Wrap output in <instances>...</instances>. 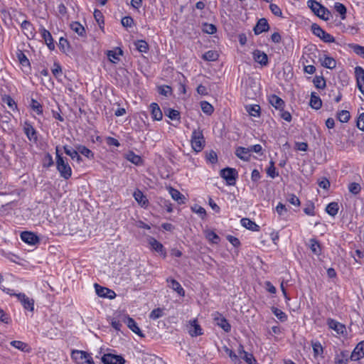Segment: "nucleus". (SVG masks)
Returning a JSON list of instances; mask_svg holds the SVG:
<instances>
[{
	"instance_id": "1",
	"label": "nucleus",
	"mask_w": 364,
	"mask_h": 364,
	"mask_svg": "<svg viewBox=\"0 0 364 364\" xmlns=\"http://www.w3.org/2000/svg\"><path fill=\"white\" fill-rule=\"evenodd\" d=\"M0 289L3 291L6 292V294H8L11 296H16L25 309L30 311H33L34 300L33 299L28 297L23 293H18V294L14 293L13 292L14 291L12 289L6 288L3 285H1V284H0Z\"/></svg>"
},
{
	"instance_id": "2",
	"label": "nucleus",
	"mask_w": 364,
	"mask_h": 364,
	"mask_svg": "<svg viewBox=\"0 0 364 364\" xmlns=\"http://www.w3.org/2000/svg\"><path fill=\"white\" fill-rule=\"evenodd\" d=\"M307 5L314 12V14L320 18L324 21H328L331 17V12L326 7L322 6L320 3L317 2L316 1L309 0L307 1Z\"/></svg>"
},
{
	"instance_id": "3",
	"label": "nucleus",
	"mask_w": 364,
	"mask_h": 364,
	"mask_svg": "<svg viewBox=\"0 0 364 364\" xmlns=\"http://www.w3.org/2000/svg\"><path fill=\"white\" fill-rule=\"evenodd\" d=\"M71 358L77 364H95L91 354L80 350H73Z\"/></svg>"
},
{
	"instance_id": "4",
	"label": "nucleus",
	"mask_w": 364,
	"mask_h": 364,
	"mask_svg": "<svg viewBox=\"0 0 364 364\" xmlns=\"http://www.w3.org/2000/svg\"><path fill=\"white\" fill-rule=\"evenodd\" d=\"M191 142V146L195 151L199 152L202 151L205 146V139L202 130L200 129L193 130Z\"/></svg>"
},
{
	"instance_id": "5",
	"label": "nucleus",
	"mask_w": 364,
	"mask_h": 364,
	"mask_svg": "<svg viewBox=\"0 0 364 364\" xmlns=\"http://www.w3.org/2000/svg\"><path fill=\"white\" fill-rule=\"evenodd\" d=\"M56 156L58 170L59 171L61 176L65 179H68L71 176V168L68 162H65L63 158L59 154L58 147H56Z\"/></svg>"
},
{
	"instance_id": "6",
	"label": "nucleus",
	"mask_w": 364,
	"mask_h": 364,
	"mask_svg": "<svg viewBox=\"0 0 364 364\" xmlns=\"http://www.w3.org/2000/svg\"><path fill=\"white\" fill-rule=\"evenodd\" d=\"M311 31L315 36L321 38L325 43L335 42V38L330 33H326L316 23L311 25Z\"/></svg>"
},
{
	"instance_id": "7",
	"label": "nucleus",
	"mask_w": 364,
	"mask_h": 364,
	"mask_svg": "<svg viewBox=\"0 0 364 364\" xmlns=\"http://www.w3.org/2000/svg\"><path fill=\"white\" fill-rule=\"evenodd\" d=\"M101 360L104 364H124L126 362L122 355L112 353L104 354Z\"/></svg>"
},
{
	"instance_id": "8",
	"label": "nucleus",
	"mask_w": 364,
	"mask_h": 364,
	"mask_svg": "<svg viewBox=\"0 0 364 364\" xmlns=\"http://www.w3.org/2000/svg\"><path fill=\"white\" fill-rule=\"evenodd\" d=\"M188 333L191 337H196L203 334V329L197 319L191 320L187 326Z\"/></svg>"
},
{
	"instance_id": "9",
	"label": "nucleus",
	"mask_w": 364,
	"mask_h": 364,
	"mask_svg": "<svg viewBox=\"0 0 364 364\" xmlns=\"http://www.w3.org/2000/svg\"><path fill=\"white\" fill-rule=\"evenodd\" d=\"M95 289L96 294L104 298L114 299L116 296V294L114 291L100 286L98 284H95Z\"/></svg>"
},
{
	"instance_id": "10",
	"label": "nucleus",
	"mask_w": 364,
	"mask_h": 364,
	"mask_svg": "<svg viewBox=\"0 0 364 364\" xmlns=\"http://www.w3.org/2000/svg\"><path fill=\"white\" fill-rule=\"evenodd\" d=\"M21 239L26 243L35 245L39 242L38 235L32 232L24 231L21 233Z\"/></svg>"
},
{
	"instance_id": "11",
	"label": "nucleus",
	"mask_w": 364,
	"mask_h": 364,
	"mask_svg": "<svg viewBox=\"0 0 364 364\" xmlns=\"http://www.w3.org/2000/svg\"><path fill=\"white\" fill-rule=\"evenodd\" d=\"M364 357V341L359 342L350 355V359L357 361Z\"/></svg>"
},
{
	"instance_id": "12",
	"label": "nucleus",
	"mask_w": 364,
	"mask_h": 364,
	"mask_svg": "<svg viewBox=\"0 0 364 364\" xmlns=\"http://www.w3.org/2000/svg\"><path fill=\"white\" fill-rule=\"evenodd\" d=\"M357 85L360 92L364 95V69L357 66L355 68Z\"/></svg>"
},
{
	"instance_id": "13",
	"label": "nucleus",
	"mask_w": 364,
	"mask_h": 364,
	"mask_svg": "<svg viewBox=\"0 0 364 364\" xmlns=\"http://www.w3.org/2000/svg\"><path fill=\"white\" fill-rule=\"evenodd\" d=\"M215 321L216 325L220 326L224 331L228 333L231 330V326L228 321L223 316L220 314L217 313V316L215 317Z\"/></svg>"
},
{
	"instance_id": "14",
	"label": "nucleus",
	"mask_w": 364,
	"mask_h": 364,
	"mask_svg": "<svg viewBox=\"0 0 364 364\" xmlns=\"http://www.w3.org/2000/svg\"><path fill=\"white\" fill-rule=\"evenodd\" d=\"M269 29V25L266 18H260L255 26L254 27V32L255 35H259L262 32L267 31Z\"/></svg>"
},
{
	"instance_id": "15",
	"label": "nucleus",
	"mask_w": 364,
	"mask_h": 364,
	"mask_svg": "<svg viewBox=\"0 0 364 364\" xmlns=\"http://www.w3.org/2000/svg\"><path fill=\"white\" fill-rule=\"evenodd\" d=\"M327 324L330 328L334 330L338 334L343 335L346 331L345 325L339 323L338 321L333 318H328L327 320Z\"/></svg>"
},
{
	"instance_id": "16",
	"label": "nucleus",
	"mask_w": 364,
	"mask_h": 364,
	"mask_svg": "<svg viewBox=\"0 0 364 364\" xmlns=\"http://www.w3.org/2000/svg\"><path fill=\"white\" fill-rule=\"evenodd\" d=\"M149 243L153 250L159 253L164 257H166V250L164 245L160 242H159L154 237H151L149 240Z\"/></svg>"
},
{
	"instance_id": "17",
	"label": "nucleus",
	"mask_w": 364,
	"mask_h": 364,
	"mask_svg": "<svg viewBox=\"0 0 364 364\" xmlns=\"http://www.w3.org/2000/svg\"><path fill=\"white\" fill-rule=\"evenodd\" d=\"M63 149H64L65 153L67 155H68L72 159V160H73L78 164H80V162L82 161V158L80 156L77 149L75 150V149H73L71 146H69L67 145L63 146Z\"/></svg>"
},
{
	"instance_id": "18",
	"label": "nucleus",
	"mask_w": 364,
	"mask_h": 364,
	"mask_svg": "<svg viewBox=\"0 0 364 364\" xmlns=\"http://www.w3.org/2000/svg\"><path fill=\"white\" fill-rule=\"evenodd\" d=\"M237 171L235 168H225L220 171V176L227 181L235 180Z\"/></svg>"
},
{
	"instance_id": "19",
	"label": "nucleus",
	"mask_w": 364,
	"mask_h": 364,
	"mask_svg": "<svg viewBox=\"0 0 364 364\" xmlns=\"http://www.w3.org/2000/svg\"><path fill=\"white\" fill-rule=\"evenodd\" d=\"M166 282L168 283V287L176 291L178 295L185 296V290L178 281L172 278H168Z\"/></svg>"
},
{
	"instance_id": "20",
	"label": "nucleus",
	"mask_w": 364,
	"mask_h": 364,
	"mask_svg": "<svg viewBox=\"0 0 364 364\" xmlns=\"http://www.w3.org/2000/svg\"><path fill=\"white\" fill-rule=\"evenodd\" d=\"M124 321L127 324L128 328L131 329L134 333H135L136 334L139 335L141 337L144 336V335L142 333L141 331L137 326V323L132 318L127 316L126 318H124Z\"/></svg>"
},
{
	"instance_id": "21",
	"label": "nucleus",
	"mask_w": 364,
	"mask_h": 364,
	"mask_svg": "<svg viewBox=\"0 0 364 364\" xmlns=\"http://www.w3.org/2000/svg\"><path fill=\"white\" fill-rule=\"evenodd\" d=\"M252 54L254 60L260 65H266L268 63V57L265 53L259 50H255Z\"/></svg>"
},
{
	"instance_id": "22",
	"label": "nucleus",
	"mask_w": 364,
	"mask_h": 364,
	"mask_svg": "<svg viewBox=\"0 0 364 364\" xmlns=\"http://www.w3.org/2000/svg\"><path fill=\"white\" fill-rule=\"evenodd\" d=\"M169 193L172 198L176 200L178 204H184L186 203V197L181 193L178 190L174 189L172 187H169Z\"/></svg>"
},
{
	"instance_id": "23",
	"label": "nucleus",
	"mask_w": 364,
	"mask_h": 364,
	"mask_svg": "<svg viewBox=\"0 0 364 364\" xmlns=\"http://www.w3.org/2000/svg\"><path fill=\"white\" fill-rule=\"evenodd\" d=\"M133 196L134 199L141 207H146L148 205L149 200L141 191L136 190L134 191Z\"/></svg>"
},
{
	"instance_id": "24",
	"label": "nucleus",
	"mask_w": 364,
	"mask_h": 364,
	"mask_svg": "<svg viewBox=\"0 0 364 364\" xmlns=\"http://www.w3.org/2000/svg\"><path fill=\"white\" fill-rule=\"evenodd\" d=\"M151 114L154 120L159 121L162 119L163 114L159 105L156 103H152L150 105Z\"/></svg>"
},
{
	"instance_id": "25",
	"label": "nucleus",
	"mask_w": 364,
	"mask_h": 364,
	"mask_svg": "<svg viewBox=\"0 0 364 364\" xmlns=\"http://www.w3.org/2000/svg\"><path fill=\"white\" fill-rule=\"evenodd\" d=\"M241 225L245 227V228L252 230V231H259V226L257 225L254 221L251 220L249 218H242L241 220Z\"/></svg>"
},
{
	"instance_id": "26",
	"label": "nucleus",
	"mask_w": 364,
	"mask_h": 364,
	"mask_svg": "<svg viewBox=\"0 0 364 364\" xmlns=\"http://www.w3.org/2000/svg\"><path fill=\"white\" fill-rule=\"evenodd\" d=\"M250 149L244 147H238L235 151V154L238 158L245 161H247L250 159Z\"/></svg>"
},
{
	"instance_id": "27",
	"label": "nucleus",
	"mask_w": 364,
	"mask_h": 364,
	"mask_svg": "<svg viewBox=\"0 0 364 364\" xmlns=\"http://www.w3.org/2000/svg\"><path fill=\"white\" fill-rule=\"evenodd\" d=\"M326 212L331 216L335 217L339 210V205L337 202H331L328 203L325 209Z\"/></svg>"
},
{
	"instance_id": "28",
	"label": "nucleus",
	"mask_w": 364,
	"mask_h": 364,
	"mask_svg": "<svg viewBox=\"0 0 364 364\" xmlns=\"http://www.w3.org/2000/svg\"><path fill=\"white\" fill-rule=\"evenodd\" d=\"M349 352L348 350H343L338 354L335 358L336 364H347L349 360Z\"/></svg>"
},
{
	"instance_id": "29",
	"label": "nucleus",
	"mask_w": 364,
	"mask_h": 364,
	"mask_svg": "<svg viewBox=\"0 0 364 364\" xmlns=\"http://www.w3.org/2000/svg\"><path fill=\"white\" fill-rule=\"evenodd\" d=\"M23 129L29 140H37L36 132L32 125L26 123Z\"/></svg>"
},
{
	"instance_id": "30",
	"label": "nucleus",
	"mask_w": 364,
	"mask_h": 364,
	"mask_svg": "<svg viewBox=\"0 0 364 364\" xmlns=\"http://www.w3.org/2000/svg\"><path fill=\"white\" fill-rule=\"evenodd\" d=\"M320 60L321 62L322 66L328 68V69H333L336 66V61L333 58L329 57V56H324L323 59L322 60L320 58Z\"/></svg>"
},
{
	"instance_id": "31",
	"label": "nucleus",
	"mask_w": 364,
	"mask_h": 364,
	"mask_svg": "<svg viewBox=\"0 0 364 364\" xmlns=\"http://www.w3.org/2000/svg\"><path fill=\"white\" fill-rule=\"evenodd\" d=\"M309 243L311 252L316 255H320L321 254V247L319 242L315 238H311L309 240Z\"/></svg>"
},
{
	"instance_id": "32",
	"label": "nucleus",
	"mask_w": 364,
	"mask_h": 364,
	"mask_svg": "<svg viewBox=\"0 0 364 364\" xmlns=\"http://www.w3.org/2000/svg\"><path fill=\"white\" fill-rule=\"evenodd\" d=\"M122 55V50L120 48L114 50H109L107 53L109 60L113 63H117L119 60V56Z\"/></svg>"
},
{
	"instance_id": "33",
	"label": "nucleus",
	"mask_w": 364,
	"mask_h": 364,
	"mask_svg": "<svg viewBox=\"0 0 364 364\" xmlns=\"http://www.w3.org/2000/svg\"><path fill=\"white\" fill-rule=\"evenodd\" d=\"M42 37L43 38L49 49L53 50L55 48V45L53 43V38L50 33L46 29H43L42 31Z\"/></svg>"
},
{
	"instance_id": "34",
	"label": "nucleus",
	"mask_w": 364,
	"mask_h": 364,
	"mask_svg": "<svg viewBox=\"0 0 364 364\" xmlns=\"http://www.w3.org/2000/svg\"><path fill=\"white\" fill-rule=\"evenodd\" d=\"M70 28L72 31L77 33L80 36H85V28L77 21L73 22L70 23Z\"/></svg>"
},
{
	"instance_id": "35",
	"label": "nucleus",
	"mask_w": 364,
	"mask_h": 364,
	"mask_svg": "<svg viewBox=\"0 0 364 364\" xmlns=\"http://www.w3.org/2000/svg\"><path fill=\"white\" fill-rule=\"evenodd\" d=\"M321 105L322 102L320 97L316 96L314 92H312L310 99V106L315 109H318Z\"/></svg>"
},
{
	"instance_id": "36",
	"label": "nucleus",
	"mask_w": 364,
	"mask_h": 364,
	"mask_svg": "<svg viewBox=\"0 0 364 364\" xmlns=\"http://www.w3.org/2000/svg\"><path fill=\"white\" fill-rule=\"evenodd\" d=\"M269 102L277 109L282 108L284 105V101L276 95H272L269 97Z\"/></svg>"
},
{
	"instance_id": "37",
	"label": "nucleus",
	"mask_w": 364,
	"mask_h": 364,
	"mask_svg": "<svg viewBox=\"0 0 364 364\" xmlns=\"http://www.w3.org/2000/svg\"><path fill=\"white\" fill-rule=\"evenodd\" d=\"M126 159L136 165H139L142 162L141 158L139 156L135 154L133 151H129L126 154Z\"/></svg>"
},
{
	"instance_id": "38",
	"label": "nucleus",
	"mask_w": 364,
	"mask_h": 364,
	"mask_svg": "<svg viewBox=\"0 0 364 364\" xmlns=\"http://www.w3.org/2000/svg\"><path fill=\"white\" fill-rule=\"evenodd\" d=\"M11 345L21 351H23V352L29 351L28 345L24 342L21 341H13L11 342Z\"/></svg>"
},
{
	"instance_id": "39",
	"label": "nucleus",
	"mask_w": 364,
	"mask_h": 364,
	"mask_svg": "<svg viewBox=\"0 0 364 364\" xmlns=\"http://www.w3.org/2000/svg\"><path fill=\"white\" fill-rule=\"evenodd\" d=\"M289 186H288L287 188H284V191H287V200L292 205L299 206L300 205V200L297 196H296L294 194L289 193Z\"/></svg>"
},
{
	"instance_id": "40",
	"label": "nucleus",
	"mask_w": 364,
	"mask_h": 364,
	"mask_svg": "<svg viewBox=\"0 0 364 364\" xmlns=\"http://www.w3.org/2000/svg\"><path fill=\"white\" fill-rule=\"evenodd\" d=\"M272 313L276 316V317L280 320L282 322L286 321L287 320V315L283 312L282 310L279 309L277 307H272Z\"/></svg>"
},
{
	"instance_id": "41",
	"label": "nucleus",
	"mask_w": 364,
	"mask_h": 364,
	"mask_svg": "<svg viewBox=\"0 0 364 364\" xmlns=\"http://www.w3.org/2000/svg\"><path fill=\"white\" fill-rule=\"evenodd\" d=\"M223 349H224V351L230 357V358L231 359V360L233 363H235V364L240 363L239 356L233 350H232L231 349H230L227 346H224Z\"/></svg>"
},
{
	"instance_id": "42",
	"label": "nucleus",
	"mask_w": 364,
	"mask_h": 364,
	"mask_svg": "<svg viewBox=\"0 0 364 364\" xmlns=\"http://www.w3.org/2000/svg\"><path fill=\"white\" fill-rule=\"evenodd\" d=\"M191 210L194 213H196L200 215L201 219L204 220L206 217V210L203 207L198 205H194L191 207Z\"/></svg>"
},
{
	"instance_id": "43",
	"label": "nucleus",
	"mask_w": 364,
	"mask_h": 364,
	"mask_svg": "<svg viewBox=\"0 0 364 364\" xmlns=\"http://www.w3.org/2000/svg\"><path fill=\"white\" fill-rule=\"evenodd\" d=\"M200 107L202 111L208 115H210L214 110L213 107L206 101L200 102Z\"/></svg>"
},
{
	"instance_id": "44",
	"label": "nucleus",
	"mask_w": 364,
	"mask_h": 364,
	"mask_svg": "<svg viewBox=\"0 0 364 364\" xmlns=\"http://www.w3.org/2000/svg\"><path fill=\"white\" fill-rule=\"evenodd\" d=\"M247 112L253 117H259L260 114V107L257 105H255L250 107H246Z\"/></svg>"
},
{
	"instance_id": "45",
	"label": "nucleus",
	"mask_w": 364,
	"mask_h": 364,
	"mask_svg": "<svg viewBox=\"0 0 364 364\" xmlns=\"http://www.w3.org/2000/svg\"><path fill=\"white\" fill-rule=\"evenodd\" d=\"M334 9L340 14L342 19L346 18V8L343 4L336 2L334 5Z\"/></svg>"
},
{
	"instance_id": "46",
	"label": "nucleus",
	"mask_w": 364,
	"mask_h": 364,
	"mask_svg": "<svg viewBox=\"0 0 364 364\" xmlns=\"http://www.w3.org/2000/svg\"><path fill=\"white\" fill-rule=\"evenodd\" d=\"M134 44L136 48L141 53H146L148 50L149 46L145 41H137Z\"/></svg>"
},
{
	"instance_id": "47",
	"label": "nucleus",
	"mask_w": 364,
	"mask_h": 364,
	"mask_svg": "<svg viewBox=\"0 0 364 364\" xmlns=\"http://www.w3.org/2000/svg\"><path fill=\"white\" fill-rule=\"evenodd\" d=\"M313 82L316 87L318 89H323L326 87V80L322 76H316Z\"/></svg>"
},
{
	"instance_id": "48",
	"label": "nucleus",
	"mask_w": 364,
	"mask_h": 364,
	"mask_svg": "<svg viewBox=\"0 0 364 364\" xmlns=\"http://www.w3.org/2000/svg\"><path fill=\"white\" fill-rule=\"evenodd\" d=\"M164 316V309L161 308H156L152 310L149 314V318L153 320L159 318Z\"/></svg>"
},
{
	"instance_id": "49",
	"label": "nucleus",
	"mask_w": 364,
	"mask_h": 364,
	"mask_svg": "<svg viewBox=\"0 0 364 364\" xmlns=\"http://www.w3.org/2000/svg\"><path fill=\"white\" fill-rule=\"evenodd\" d=\"M218 58V54L214 50H209L206 52L203 55V58L208 61L216 60Z\"/></svg>"
},
{
	"instance_id": "50",
	"label": "nucleus",
	"mask_w": 364,
	"mask_h": 364,
	"mask_svg": "<svg viewBox=\"0 0 364 364\" xmlns=\"http://www.w3.org/2000/svg\"><path fill=\"white\" fill-rule=\"evenodd\" d=\"M240 358L244 360L247 364H257V360L252 353L246 352L242 357H240Z\"/></svg>"
},
{
	"instance_id": "51",
	"label": "nucleus",
	"mask_w": 364,
	"mask_h": 364,
	"mask_svg": "<svg viewBox=\"0 0 364 364\" xmlns=\"http://www.w3.org/2000/svg\"><path fill=\"white\" fill-rule=\"evenodd\" d=\"M350 117V113L347 110H342L338 113V119L343 123L347 122Z\"/></svg>"
},
{
	"instance_id": "52",
	"label": "nucleus",
	"mask_w": 364,
	"mask_h": 364,
	"mask_svg": "<svg viewBox=\"0 0 364 364\" xmlns=\"http://www.w3.org/2000/svg\"><path fill=\"white\" fill-rule=\"evenodd\" d=\"M206 237L208 240L214 244H218L220 242L219 236L215 232L211 230L206 233Z\"/></svg>"
},
{
	"instance_id": "53",
	"label": "nucleus",
	"mask_w": 364,
	"mask_h": 364,
	"mask_svg": "<svg viewBox=\"0 0 364 364\" xmlns=\"http://www.w3.org/2000/svg\"><path fill=\"white\" fill-rule=\"evenodd\" d=\"M31 107L37 114H41L43 113L42 106L37 100L32 99Z\"/></svg>"
},
{
	"instance_id": "54",
	"label": "nucleus",
	"mask_w": 364,
	"mask_h": 364,
	"mask_svg": "<svg viewBox=\"0 0 364 364\" xmlns=\"http://www.w3.org/2000/svg\"><path fill=\"white\" fill-rule=\"evenodd\" d=\"M2 101L4 103L6 104L9 107L12 109L16 108V105L15 101L9 95H6L2 97Z\"/></svg>"
},
{
	"instance_id": "55",
	"label": "nucleus",
	"mask_w": 364,
	"mask_h": 364,
	"mask_svg": "<svg viewBox=\"0 0 364 364\" xmlns=\"http://www.w3.org/2000/svg\"><path fill=\"white\" fill-rule=\"evenodd\" d=\"M165 114L172 120L179 119L180 116L178 111L172 109H168L167 112H165Z\"/></svg>"
},
{
	"instance_id": "56",
	"label": "nucleus",
	"mask_w": 364,
	"mask_h": 364,
	"mask_svg": "<svg viewBox=\"0 0 364 364\" xmlns=\"http://www.w3.org/2000/svg\"><path fill=\"white\" fill-rule=\"evenodd\" d=\"M348 190L351 193L357 195L360 192L361 186L360 183H349Z\"/></svg>"
},
{
	"instance_id": "57",
	"label": "nucleus",
	"mask_w": 364,
	"mask_h": 364,
	"mask_svg": "<svg viewBox=\"0 0 364 364\" xmlns=\"http://www.w3.org/2000/svg\"><path fill=\"white\" fill-rule=\"evenodd\" d=\"M203 31L205 33L213 34L216 32L217 28L213 24L205 23L203 27Z\"/></svg>"
},
{
	"instance_id": "58",
	"label": "nucleus",
	"mask_w": 364,
	"mask_h": 364,
	"mask_svg": "<svg viewBox=\"0 0 364 364\" xmlns=\"http://www.w3.org/2000/svg\"><path fill=\"white\" fill-rule=\"evenodd\" d=\"M312 348H313L314 356H317V355L323 353V347L319 342L313 343Z\"/></svg>"
},
{
	"instance_id": "59",
	"label": "nucleus",
	"mask_w": 364,
	"mask_h": 364,
	"mask_svg": "<svg viewBox=\"0 0 364 364\" xmlns=\"http://www.w3.org/2000/svg\"><path fill=\"white\" fill-rule=\"evenodd\" d=\"M77 149L78 150L79 154H81L87 156V158L90 157V155H91V156H93L92 151L89 149H87V147H85L84 146H78L77 147Z\"/></svg>"
},
{
	"instance_id": "60",
	"label": "nucleus",
	"mask_w": 364,
	"mask_h": 364,
	"mask_svg": "<svg viewBox=\"0 0 364 364\" xmlns=\"http://www.w3.org/2000/svg\"><path fill=\"white\" fill-rule=\"evenodd\" d=\"M206 159L211 164H215L218 161V156H217L216 153L212 150L206 154Z\"/></svg>"
},
{
	"instance_id": "61",
	"label": "nucleus",
	"mask_w": 364,
	"mask_h": 364,
	"mask_svg": "<svg viewBox=\"0 0 364 364\" xmlns=\"http://www.w3.org/2000/svg\"><path fill=\"white\" fill-rule=\"evenodd\" d=\"M17 56H18V58L19 60L20 63L22 65L25 66V65H29L28 59L26 58V56L21 51H19L17 53Z\"/></svg>"
},
{
	"instance_id": "62",
	"label": "nucleus",
	"mask_w": 364,
	"mask_h": 364,
	"mask_svg": "<svg viewBox=\"0 0 364 364\" xmlns=\"http://www.w3.org/2000/svg\"><path fill=\"white\" fill-rule=\"evenodd\" d=\"M53 66L54 68L52 69V73L56 78H58L62 74L61 66L56 63H54Z\"/></svg>"
},
{
	"instance_id": "63",
	"label": "nucleus",
	"mask_w": 364,
	"mask_h": 364,
	"mask_svg": "<svg viewBox=\"0 0 364 364\" xmlns=\"http://www.w3.org/2000/svg\"><path fill=\"white\" fill-rule=\"evenodd\" d=\"M353 51L364 58V47L359 45H353L352 46Z\"/></svg>"
},
{
	"instance_id": "64",
	"label": "nucleus",
	"mask_w": 364,
	"mask_h": 364,
	"mask_svg": "<svg viewBox=\"0 0 364 364\" xmlns=\"http://www.w3.org/2000/svg\"><path fill=\"white\" fill-rule=\"evenodd\" d=\"M357 127L364 131V112L361 113L357 120Z\"/></svg>"
}]
</instances>
